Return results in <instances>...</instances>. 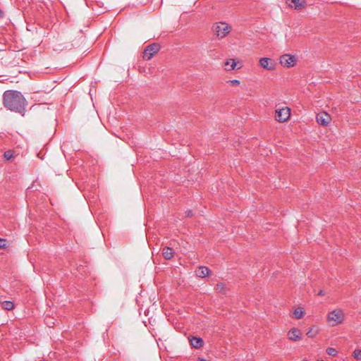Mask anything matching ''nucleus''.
<instances>
[{
  "label": "nucleus",
  "instance_id": "nucleus-1",
  "mask_svg": "<svg viewBox=\"0 0 361 361\" xmlns=\"http://www.w3.org/2000/svg\"><path fill=\"white\" fill-rule=\"evenodd\" d=\"M26 100L23 95L16 90H7L3 94V103L6 108L24 115Z\"/></svg>",
  "mask_w": 361,
  "mask_h": 361
},
{
  "label": "nucleus",
  "instance_id": "nucleus-2",
  "mask_svg": "<svg viewBox=\"0 0 361 361\" xmlns=\"http://www.w3.org/2000/svg\"><path fill=\"white\" fill-rule=\"evenodd\" d=\"M327 319L332 326H336L343 322L344 313L341 309L334 310L329 313Z\"/></svg>",
  "mask_w": 361,
  "mask_h": 361
},
{
  "label": "nucleus",
  "instance_id": "nucleus-3",
  "mask_svg": "<svg viewBox=\"0 0 361 361\" xmlns=\"http://www.w3.org/2000/svg\"><path fill=\"white\" fill-rule=\"evenodd\" d=\"M290 116V110L288 107H283L275 111V118L277 121L283 123L288 120Z\"/></svg>",
  "mask_w": 361,
  "mask_h": 361
},
{
  "label": "nucleus",
  "instance_id": "nucleus-4",
  "mask_svg": "<svg viewBox=\"0 0 361 361\" xmlns=\"http://www.w3.org/2000/svg\"><path fill=\"white\" fill-rule=\"evenodd\" d=\"M159 49L160 45L159 44L153 43L148 45L143 52V59L145 60H150L153 56L159 51Z\"/></svg>",
  "mask_w": 361,
  "mask_h": 361
},
{
  "label": "nucleus",
  "instance_id": "nucleus-5",
  "mask_svg": "<svg viewBox=\"0 0 361 361\" xmlns=\"http://www.w3.org/2000/svg\"><path fill=\"white\" fill-rule=\"evenodd\" d=\"M231 31V27L226 23L220 22L214 27V32L219 38L224 37Z\"/></svg>",
  "mask_w": 361,
  "mask_h": 361
},
{
  "label": "nucleus",
  "instance_id": "nucleus-6",
  "mask_svg": "<svg viewBox=\"0 0 361 361\" xmlns=\"http://www.w3.org/2000/svg\"><path fill=\"white\" fill-rule=\"evenodd\" d=\"M279 62L283 66L286 68H290L296 64L297 58L294 55L283 54L281 56Z\"/></svg>",
  "mask_w": 361,
  "mask_h": 361
},
{
  "label": "nucleus",
  "instance_id": "nucleus-7",
  "mask_svg": "<svg viewBox=\"0 0 361 361\" xmlns=\"http://www.w3.org/2000/svg\"><path fill=\"white\" fill-rule=\"evenodd\" d=\"M259 64L262 68L268 71L274 70L276 66V63L273 59L266 57L262 58L259 60Z\"/></svg>",
  "mask_w": 361,
  "mask_h": 361
},
{
  "label": "nucleus",
  "instance_id": "nucleus-8",
  "mask_svg": "<svg viewBox=\"0 0 361 361\" xmlns=\"http://www.w3.org/2000/svg\"><path fill=\"white\" fill-rule=\"evenodd\" d=\"M317 122L322 126H326L331 121V118L329 114L326 112H322L316 116Z\"/></svg>",
  "mask_w": 361,
  "mask_h": 361
},
{
  "label": "nucleus",
  "instance_id": "nucleus-9",
  "mask_svg": "<svg viewBox=\"0 0 361 361\" xmlns=\"http://www.w3.org/2000/svg\"><path fill=\"white\" fill-rule=\"evenodd\" d=\"M288 337L290 341H298L302 338V333L298 329L292 328L288 332Z\"/></svg>",
  "mask_w": 361,
  "mask_h": 361
},
{
  "label": "nucleus",
  "instance_id": "nucleus-10",
  "mask_svg": "<svg viewBox=\"0 0 361 361\" xmlns=\"http://www.w3.org/2000/svg\"><path fill=\"white\" fill-rule=\"evenodd\" d=\"M196 276L200 278H204L209 275L210 270L208 267L200 266L195 271Z\"/></svg>",
  "mask_w": 361,
  "mask_h": 361
},
{
  "label": "nucleus",
  "instance_id": "nucleus-11",
  "mask_svg": "<svg viewBox=\"0 0 361 361\" xmlns=\"http://www.w3.org/2000/svg\"><path fill=\"white\" fill-rule=\"evenodd\" d=\"M190 345L196 349L200 348L204 345V341L202 338L195 336H193L190 339Z\"/></svg>",
  "mask_w": 361,
  "mask_h": 361
},
{
  "label": "nucleus",
  "instance_id": "nucleus-12",
  "mask_svg": "<svg viewBox=\"0 0 361 361\" xmlns=\"http://www.w3.org/2000/svg\"><path fill=\"white\" fill-rule=\"evenodd\" d=\"M289 6L295 9H301L305 7V2L304 0H288Z\"/></svg>",
  "mask_w": 361,
  "mask_h": 361
},
{
  "label": "nucleus",
  "instance_id": "nucleus-13",
  "mask_svg": "<svg viewBox=\"0 0 361 361\" xmlns=\"http://www.w3.org/2000/svg\"><path fill=\"white\" fill-rule=\"evenodd\" d=\"M173 251L169 247H164L162 250V255L166 259H171L173 257Z\"/></svg>",
  "mask_w": 361,
  "mask_h": 361
},
{
  "label": "nucleus",
  "instance_id": "nucleus-14",
  "mask_svg": "<svg viewBox=\"0 0 361 361\" xmlns=\"http://www.w3.org/2000/svg\"><path fill=\"white\" fill-rule=\"evenodd\" d=\"M236 66H237V63L235 61V60L231 59L230 61H227L225 63V66H226L225 69L227 71L234 70Z\"/></svg>",
  "mask_w": 361,
  "mask_h": 361
},
{
  "label": "nucleus",
  "instance_id": "nucleus-15",
  "mask_svg": "<svg viewBox=\"0 0 361 361\" xmlns=\"http://www.w3.org/2000/svg\"><path fill=\"white\" fill-rule=\"evenodd\" d=\"M1 307L6 310H12L14 308V304L11 301L6 300L1 302Z\"/></svg>",
  "mask_w": 361,
  "mask_h": 361
},
{
  "label": "nucleus",
  "instance_id": "nucleus-16",
  "mask_svg": "<svg viewBox=\"0 0 361 361\" xmlns=\"http://www.w3.org/2000/svg\"><path fill=\"white\" fill-rule=\"evenodd\" d=\"M215 290L218 293H226L225 284L223 283H217L216 286H215Z\"/></svg>",
  "mask_w": 361,
  "mask_h": 361
},
{
  "label": "nucleus",
  "instance_id": "nucleus-17",
  "mask_svg": "<svg viewBox=\"0 0 361 361\" xmlns=\"http://www.w3.org/2000/svg\"><path fill=\"white\" fill-rule=\"evenodd\" d=\"M293 314L295 319H300L303 317L304 312L301 308H298L294 310Z\"/></svg>",
  "mask_w": 361,
  "mask_h": 361
},
{
  "label": "nucleus",
  "instance_id": "nucleus-18",
  "mask_svg": "<svg viewBox=\"0 0 361 361\" xmlns=\"http://www.w3.org/2000/svg\"><path fill=\"white\" fill-rule=\"evenodd\" d=\"M317 334V330L314 329V327L310 329V330L307 332V336L309 338H313Z\"/></svg>",
  "mask_w": 361,
  "mask_h": 361
},
{
  "label": "nucleus",
  "instance_id": "nucleus-19",
  "mask_svg": "<svg viewBox=\"0 0 361 361\" xmlns=\"http://www.w3.org/2000/svg\"><path fill=\"white\" fill-rule=\"evenodd\" d=\"M4 157L6 159L10 160L13 157V152L12 150H7L4 152Z\"/></svg>",
  "mask_w": 361,
  "mask_h": 361
},
{
  "label": "nucleus",
  "instance_id": "nucleus-20",
  "mask_svg": "<svg viewBox=\"0 0 361 361\" xmlns=\"http://www.w3.org/2000/svg\"><path fill=\"white\" fill-rule=\"evenodd\" d=\"M354 357L357 360H361V350L356 349L353 352Z\"/></svg>",
  "mask_w": 361,
  "mask_h": 361
},
{
  "label": "nucleus",
  "instance_id": "nucleus-21",
  "mask_svg": "<svg viewBox=\"0 0 361 361\" xmlns=\"http://www.w3.org/2000/svg\"><path fill=\"white\" fill-rule=\"evenodd\" d=\"M326 353L329 355L335 356L336 355V353H337V351H336V350L335 348H328L326 349Z\"/></svg>",
  "mask_w": 361,
  "mask_h": 361
},
{
  "label": "nucleus",
  "instance_id": "nucleus-22",
  "mask_svg": "<svg viewBox=\"0 0 361 361\" xmlns=\"http://www.w3.org/2000/svg\"><path fill=\"white\" fill-rule=\"evenodd\" d=\"M228 83H230L231 85H239L240 84V80H232L228 81Z\"/></svg>",
  "mask_w": 361,
  "mask_h": 361
},
{
  "label": "nucleus",
  "instance_id": "nucleus-23",
  "mask_svg": "<svg viewBox=\"0 0 361 361\" xmlns=\"http://www.w3.org/2000/svg\"><path fill=\"white\" fill-rule=\"evenodd\" d=\"M6 246L5 240L0 238V248H4Z\"/></svg>",
  "mask_w": 361,
  "mask_h": 361
},
{
  "label": "nucleus",
  "instance_id": "nucleus-24",
  "mask_svg": "<svg viewBox=\"0 0 361 361\" xmlns=\"http://www.w3.org/2000/svg\"><path fill=\"white\" fill-rule=\"evenodd\" d=\"M319 295L323 296L325 295V292L324 290H320L318 293Z\"/></svg>",
  "mask_w": 361,
  "mask_h": 361
},
{
  "label": "nucleus",
  "instance_id": "nucleus-25",
  "mask_svg": "<svg viewBox=\"0 0 361 361\" xmlns=\"http://www.w3.org/2000/svg\"><path fill=\"white\" fill-rule=\"evenodd\" d=\"M4 16V12L0 9V18Z\"/></svg>",
  "mask_w": 361,
  "mask_h": 361
},
{
  "label": "nucleus",
  "instance_id": "nucleus-26",
  "mask_svg": "<svg viewBox=\"0 0 361 361\" xmlns=\"http://www.w3.org/2000/svg\"><path fill=\"white\" fill-rule=\"evenodd\" d=\"M198 361H207V360L204 358L198 357Z\"/></svg>",
  "mask_w": 361,
  "mask_h": 361
}]
</instances>
